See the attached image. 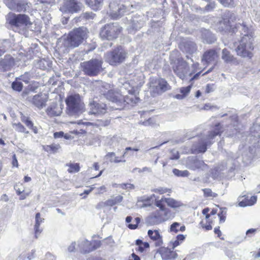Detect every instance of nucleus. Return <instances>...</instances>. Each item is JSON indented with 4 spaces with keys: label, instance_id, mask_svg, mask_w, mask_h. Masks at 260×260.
Here are the masks:
<instances>
[{
    "label": "nucleus",
    "instance_id": "f257e3e1",
    "mask_svg": "<svg viewBox=\"0 0 260 260\" xmlns=\"http://www.w3.org/2000/svg\"><path fill=\"white\" fill-rule=\"evenodd\" d=\"M221 132V126L218 123L212 129L201 135L198 142L193 145L192 150L194 153L205 152L207 147L215 142V138L217 136H220Z\"/></svg>",
    "mask_w": 260,
    "mask_h": 260
},
{
    "label": "nucleus",
    "instance_id": "f03ea898",
    "mask_svg": "<svg viewBox=\"0 0 260 260\" xmlns=\"http://www.w3.org/2000/svg\"><path fill=\"white\" fill-rule=\"evenodd\" d=\"M87 37V30L85 27H79L70 32L63 39L62 45L70 50L78 47Z\"/></svg>",
    "mask_w": 260,
    "mask_h": 260
},
{
    "label": "nucleus",
    "instance_id": "7ed1b4c3",
    "mask_svg": "<svg viewBox=\"0 0 260 260\" xmlns=\"http://www.w3.org/2000/svg\"><path fill=\"white\" fill-rule=\"evenodd\" d=\"M253 41V39L251 36L244 35L235 49L237 55L243 58L251 59L253 55L252 53L254 49Z\"/></svg>",
    "mask_w": 260,
    "mask_h": 260
},
{
    "label": "nucleus",
    "instance_id": "20e7f679",
    "mask_svg": "<svg viewBox=\"0 0 260 260\" xmlns=\"http://www.w3.org/2000/svg\"><path fill=\"white\" fill-rule=\"evenodd\" d=\"M109 3L110 14L113 19H117L124 13L130 11L133 5L123 4L122 0H106Z\"/></svg>",
    "mask_w": 260,
    "mask_h": 260
},
{
    "label": "nucleus",
    "instance_id": "39448f33",
    "mask_svg": "<svg viewBox=\"0 0 260 260\" xmlns=\"http://www.w3.org/2000/svg\"><path fill=\"white\" fill-rule=\"evenodd\" d=\"M103 61L99 59H91L80 63L82 71L86 75L93 77L97 76L102 71Z\"/></svg>",
    "mask_w": 260,
    "mask_h": 260
},
{
    "label": "nucleus",
    "instance_id": "423d86ee",
    "mask_svg": "<svg viewBox=\"0 0 260 260\" xmlns=\"http://www.w3.org/2000/svg\"><path fill=\"white\" fill-rule=\"evenodd\" d=\"M127 52L121 46H118L105 55V59L110 64L116 66L122 62L127 56Z\"/></svg>",
    "mask_w": 260,
    "mask_h": 260
},
{
    "label": "nucleus",
    "instance_id": "0eeeda50",
    "mask_svg": "<svg viewBox=\"0 0 260 260\" xmlns=\"http://www.w3.org/2000/svg\"><path fill=\"white\" fill-rule=\"evenodd\" d=\"M67 105L68 113L71 115L82 112L84 105L81 102L80 96L79 94L71 95L66 100Z\"/></svg>",
    "mask_w": 260,
    "mask_h": 260
},
{
    "label": "nucleus",
    "instance_id": "6e6552de",
    "mask_svg": "<svg viewBox=\"0 0 260 260\" xmlns=\"http://www.w3.org/2000/svg\"><path fill=\"white\" fill-rule=\"evenodd\" d=\"M121 29L117 23L107 24L101 30L100 35L103 39L112 40L118 37Z\"/></svg>",
    "mask_w": 260,
    "mask_h": 260
},
{
    "label": "nucleus",
    "instance_id": "1a4fd4ad",
    "mask_svg": "<svg viewBox=\"0 0 260 260\" xmlns=\"http://www.w3.org/2000/svg\"><path fill=\"white\" fill-rule=\"evenodd\" d=\"M5 3L10 9L16 12H26L31 7L27 0H5Z\"/></svg>",
    "mask_w": 260,
    "mask_h": 260
},
{
    "label": "nucleus",
    "instance_id": "9d476101",
    "mask_svg": "<svg viewBox=\"0 0 260 260\" xmlns=\"http://www.w3.org/2000/svg\"><path fill=\"white\" fill-rule=\"evenodd\" d=\"M82 7V4L76 0H63V4L60 7V10L64 13H74L80 11Z\"/></svg>",
    "mask_w": 260,
    "mask_h": 260
},
{
    "label": "nucleus",
    "instance_id": "9b49d317",
    "mask_svg": "<svg viewBox=\"0 0 260 260\" xmlns=\"http://www.w3.org/2000/svg\"><path fill=\"white\" fill-rule=\"evenodd\" d=\"M10 23L12 26L15 27L25 26L27 28L33 30L31 28L32 23L30 21L29 17L25 14H18L17 15H15L10 20Z\"/></svg>",
    "mask_w": 260,
    "mask_h": 260
},
{
    "label": "nucleus",
    "instance_id": "f8f14e48",
    "mask_svg": "<svg viewBox=\"0 0 260 260\" xmlns=\"http://www.w3.org/2000/svg\"><path fill=\"white\" fill-rule=\"evenodd\" d=\"M100 245V242L99 241L93 240L90 242L87 240H82L79 243V250L82 253H89L98 248Z\"/></svg>",
    "mask_w": 260,
    "mask_h": 260
},
{
    "label": "nucleus",
    "instance_id": "ddd939ff",
    "mask_svg": "<svg viewBox=\"0 0 260 260\" xmlns=\"http://www.w3.org/2000/svg\"><path fill=\"white\" fill-rule=\"evenodd\" d=\"M150 92L153 96L160 93L165 92L169 89V85L167 81L163 79H159L156 81V83L159 85V87H155L152 81L150 82Z\"/></svg>",
    "mask_w": 260,
    "mask_h": 260
},
{
    "label": "nucleus",
    "instance_id": "4468645a",
    "mask_svg": "<svg viewBox=\"0 0 260 260\" xmlns=\"http://www.w3.org/2000/svg\"><path fill=\"white\" fill-rule=\"evenodd\" d=\"M174 72L181 79L185 78L188 71L187 63L183 60H178L176 64L173 67Z\"/></svg>",
    "mask_w": 260,
    "mask_h": 260
},
{
    "label": "nucleus",
    "instance_id": "2eb2a0df",
    "mask_svg": "<svg viewBox=\"0 0 260 260\" xmlns=\"http://www.w3.org/2000/svg\"><path fill=\"white\" fill-rule=\"evenodd\" d=\"M89 105L90 108L89 113L90 114L94 115L102 114L105 113L106 112V105L104 103H98L93 101L90 103Z\"/></svg>",
    "mask_w": 260,
    "mask_h": 260
},
{
    "label": "nucleus",
    "instance_id": "dca6fc26",
    "mask_svg": "<svg viewBox=\"0 0 260 260\" xmlns=\"http://www.w3.org/2000/svg\"><path fill=\"white\" fill-rule=\"evenodd\" d=\"M179 47L182 51L188 54H192L197 50L196 43L190 40L183 42L180 44Z\"/></svg>",
    "mask_w": 260,
    "mask_h": 260
},
{
    "label": "nucleus",
    "instance_id": "f3484780",
    "mask_svg": "<svg viewBox=\"0 0 260 260\" xmlns=\"http://www.w3.org/2000/svg\"><path fill=\"white\" fill-rule=\"evenodd\" d=\"M218 58V55L215 50L210 49L206 51L203 55L202 61L204 64L214 62Z\"/></svg>",
    "mask_w": 260,
    "mask_h": 260
},
{
    "label": "nucleus",
    "instance_id": "a211bd4d",
    "mask_svg": "<svg viewBox=\"0 0 260 260\" xmlns=\"http://www.w3.org/2000/svg\"><path fill=\"white\" fill-rule=\"evenodd\" d=\"M106 98L109 101L115 103L118 106L122 107V102L123 101L122 96L118 92H115L113 90H110L105 94Z\"/></svg>",
    "mask_w": 260,
    "mask_h": 260
},
{
    "label": "nucleus",
    "instance_id": "6ab92c4d",
    "mask_svg": "<svg viewBox=\"0 0 260 260\" xmlns=\"http://www.w3.org/2000/svg\"><path fill=\"white\" fill-rule=\"evenodd\" d=\"M15 64L14 59L11 55H6L0 59V69L4 71L10 70Z\"/></svg>",
    "mask_w": 260,
    "mask_h": 260
},
{
    "label": "nucleus",
    "instance_id": "aec40b11",
    "mask_svg": "<svg viewBox=\"0 0 260 260\" xmlns=\"http://www.w3.org/2000/svg\"><path fill=\"white\" fill-rule=\"evenodd\" d=\"M158 210L153 213L147 218V223L150 225L158 224L161 222L166 221L167 218H164L160 216Z\"/></svg>",
    "mask_w": 260,
    "mask_h": 260
},
{
    "label": "nucleus",
    "instance_id": "412c9836",
    "mask_svg": "<svg viewBox=\"0 0 260 260\" xmlns=\"http://www.w3.org/2000/svg\"><path fill=\"white\" fill-rule=\"evenodd\" d=\"M158 252L161 255L162 260H172L178 256V254L173 251H170L167 248L161 247Z\"/></svg>",
    "mask_w": 260,
    "mask_h": 260
},
{
    "label": "nucleus",
    "instance_id": "4be33fe9",
    "mask_svg": "<svg viewBox=\"0 0 260 260\" xmlns=\"http://www.w3.org/2000/svg\"><path fill=\"white\" fill-rule=\"evenodd\" d=\"M29 100L37 107L42 108L45 106L47 98L45 96H43L42 94H36Z\"/></svg>",
    "mask_w": 260,
    "mask_h": 260
},
{
    "label": "nucleus",
    "instance_id": "5701e85b",
    "mask_svg": "<svg viewBox=\"0 0 260 260\" xmlns=\"http://www.w3.org/2000/svg\"><path fill=\"white\" fill-rule=\"evenodd\" d=\"M148 235L151 240L155 241V245L156 247H159L162 244V237L157 230H151L148 231Z\"/></svg>",
    "mask_w": 260,
    "mask_h": 260
},
{
    "label": "nucleus",
    "instance_id": "b1692460",
    "mask_svg": "<svg viewBox=\"0 0 260 260\" xmlns=\"http://www.w3.org/2000/svg\"><path fill=\"white\" fill-rule=\"evenodd\" d=\"M46 112L49 116H57L62 112L61 109L59 108L56 103H52L47 109Z\"/></svg>",
    "mask_w": 260,
    "mask_h": 260
},
{
    "label": "nucleus",
    "instance_id": "393cba45",
    "mask_svg": "<svg viewBox=\"0 0 260 260\" xmlns=\"http://www.w3.org/2000/svg\"><path fill=\"white\" fill-rule=\"evenodd\" d=\"M35 220L36 223L34 228L35 237L36 238H38V235H40L42 231V230L40 228V225L41 223L44 222V218L41 217V214L40 213H37L36 214Z\"/></svg>",
    "mask_w": 260,
    "mask_h": 260
},
{
    "label": "nucleus",
    "instance_id": "a878e982",
    "mask_svg": "<svg viewBox=\"0 0 260 260\" xmlns=\"http://www.w3.org/2000/svg\"><path fill=\"white\" fill-rule=\"evenodd\" d=\"M207 167V165L202 160L197 158H194L192 163L189 165V168L195 170L198 169H204Z\"/></svg>",
    "mask_w": 260,
    "mask_h": 260
},
{
    "label": "nucleus",
    "instance_id": "bb28decb",
    "mask_svg": "<svg viewBox=\"0 0 260 260\" xmlns=\"http://www.w3.org/2000/svg\"><path fill=\"white\" fill-rule=\"evenodd\" d=\"M123 101L122 102V106L125 105V103L127 104L134 106L139 102L140 99L133 94L128 96H122Z\"/></svg>",
    "mask_w": 260,
    "mask_h": 260
},
{
    "label": "nucleus",
    "instance_id": "cd10ccee",
    "mask_svg": "<svg viewBox=\"0 0 260 260\" xmlns=\"http://www.w3.org/2000/svg\"><path fill=\"white\" fill-rule=\"evenodd\" d=\"M257 200L256 196H252L250 199H248V197H245L244 200L240 201L239 203V205L240 207H246L248 206H252L254 205Z\"/></svg>",
    "mask_w": 260,
    "mask_h": 260
},
{
    "label": "nucleus",
    "instance_id": "c85d7f7f",
    "mask_svg": "<svg viewBox=\"0 0 260 260\" xmlns=\"http://www.w3.org/2000/svg\"><path fill=\"white\" fill-rule=\"evenodd\" d=\"M191 88V85H188L186 87H181L180 89L181 94H177L175 95V98L178 100L184 99L189 93Z\"/></svg>",
    "mask_w": 260,
    "mask_h": 260
},
{
    "label": "nucleus",
    "instance_id": "c756f323",
    "mask_svg": "<svg viewBox=\"0 0 260 260\" xmlns=\"http://www.w3.org/2000/svg\"><path fill=\"white\" fill-rule=\"evenodd\" d=\"M221 58L226 63L232 62L235 59L234 56L226 48L222 50Z\"/></svg>",
    "mask_w": 260,
    "mask_h": 260
},
{
    "label": "nucleus",
    "instance_id": "7c9ffc66",
    "mask_svg": "<svg viewBox=\"0 0 260 260\" xmlns=\"http://www.w3.org/2000/svg\"><path fill=\"white\" fill-rule=\"evenodd\" d=\"M165 202L167 204L168 206L172 208H177L182 206V204L173 198H164Z\"/></svg>",
    "mask_w": 260,
    "mask_h": 260
},
{
    "label": "nucleus",
    "instance_id": "2f4dec72",
    "mask_svg": "<svg viewBox=\"0 0 260 260\" xmlns=\"http://www.w3.org/2000/svg\"><path fill=\"white\" fill-rule=\"evenodd\" d=\"M85 1L90 7L96 10L102 5L103 0H85Z\"/></svg>",
    "mask_w": 260,
    "mask_h": 260
},
{
    "label": "nucleus",
    "instance_id": "473e14b6",
    "mask_svg": "<svg viewBox=\"0 0 260 260\" xmlns=\"http://www.w3.org/2000/svg\"><path fill=\"white\" fill-rule=\"evenodd\" d=\"M123 200L122 196L119 195L115 198L109 199L105 202V204L108 206H112L119 203H120Z\"/></svg>",
    "mask_w": 260,
    "mask_h": 260
},
{
    "label": "nucleus",
    "instance_id": "72a5a7b5",
    "mask_svg": "<svg viewBox=\"0 0 260 260\" xmlns=\"http://www.w3.org/2000/svg\"><path fill=\"white\" fill-rule=\"evenodd\" d=\"M203 38L205 42L208 44H212L216 40L214 36L212 35L209 31H207L203 36Z\"/></svg>",
    "mask_w": 260,
    "mask_h": 260
},
{
    "label": "nucleus",
    "instance_id": "f704fd0d",
    "mask_svg": "<svg viewBox=\"0 0 260 260\" xmlns=\"http://www.w3.org/2000/svg\"><path fill=\"white\" fill-rule=\"evenodd\" d=\"M12 88L13 90L17 91H21L23 87V85L21 81H20L18 78H16L15 81L12 83Z\"/></svg>",
    "mask_w": 260,
    "mask_h": 260
},
{
    "label": "nucleus",
    "instance_id": "c9c22d12",
    "mask_svg": "<svg viewBox=\"0 0 260 260\" xmlns=\"http://www.w3.org/2000/svg\"><path fill=\"white\" fill-rule=\"evenodd\" d=\"M60 148L59 144H52L50 145H47L45 150L47 152L55 153Z\"/></svg>",
    "mask_w": 260,
    "mask_h": 260
},
{
    "label": "nucleus",
    "instance_id": "e433bc0d",
    "mask_svg": "<svg viewBox=\"0 0 260 260\" xmlns=\"http://www.w3.org/2000/svg\"><path fill=\"white\" fill-rule=\"evenodd\" d=\"M13 127L16 131L19 133H23L25 134H28V131L26 130L24 126L20 122L13 124Z\"/></svg>",
    "mask_w": 260,
    "mask_h": 260
},
{
    "label": "nucleus",
    "instance_id": "4c0bfd02",
    "mask_svg": "<svg viewBox=\"0 0 260 260\" xmlns=\"http://www.w3.org/2000/svg\"><path fill=\"white\" fill-rule=\"evenodd\" d=\"M158 212L159 213V214L160 215V216L164 218H167L166 220H168L171 217V211L167 208H165L161 210H158Z\"/></svg>",
    "mask_w": 260,
    "mask_h": 260
},
{
    "label": "nucleus",
    "instance_id": "58836bf2",
    "mask_svg": "<svg viewBox=\"0 0 260 260\" xmlns=\"http://www.w3.org/2000/svg\"><path fill=\"white\" fill-rule=\"evenodd\" d=\"M173 172L177 176L179 177H187L189 175V172L187 170L180 171L177 169H174Z\"/></svg>",
    "mask_w": 260,
    "mask_h": 260
},
{
    "label": "nucleus",
    "instance_id": "ea45409f",
    "mask_svg": "<svg viewBox=\"0 0 260 260\" xmlns=\"http://www.w3.org/2000/svg\"><path fill=\"white\" fill-rule=\"evenodd\" d=\"M69 169H68V172L69 173H75L78 172L80 170L79 165L77 163L76 164H71L69 165Z\"/></svg>",
    "mask_w": 260,
    "mask_h": 260
},
{
    "label": "nucleus",
    "instance_id": "a19ab883",
    "mask_svg": "<svg viewBox=\"0 0 260 260\" xmlns=\"http://www.w3.org/2000/svg\"><path fill=\"white\" fill-rule=\"evenodd\" d=\"M152 191L155 193H158L160 194H164L167 192H170L171 189L166 187H159L158 188H154Z\"/></svg>",
    "mask_w": 260,
    "mask_h": 260
},
{
    "label": "nucleus",
    "instance_id": "79ce46f5",
    "mask_svg": "<svg viewBox=\"0 0 260 260\" xmlns=\"http://www.w3.org/2000/svg\"><path fill=\"white\" fill-rule=\"evenodd\" d=\"M10 47V42L7 40H4L0 43V50L4 49L5 52Z\"/></svg>",
    "mask_w": 260,
    "mask_h": 260
},
{
    "label": "nucleus",
    "instance_id": "37998d69",
    "mask_svg": "<svg viewBox=\"0 0 260 260\" xmlns=\"http://www.w3.org/2000/svg\"><path fill=\"white\" fill-rule=\"evenodd\" d=\"M204 196L206 197H216L217 194L212 191L209 188H205L203 189Z\"/></svg>",
    "mask_w": 260,
    "mask_h": 260
},
{
    "label": "nucleus",
    "instance_id": "c03bdc74",
    "mask_svg": "<svg viewBox=\"0 0 260 260\" xmlns=\"http://www.w3.org/2000/svg\"><path fill=\"white\" fill-rule=\"evenodd\" d=\"M140 222V218L139 217H136L133 221L134 223H129L127 225L129 229L132 230L136 229L138 227V225Z\"/></svg>",
    "mask_w": 260,
    "mask_h": 260
},
{
    "label": "nucleus",
    "instance_id": "a18cd8bd",
    "mask_svg": "<svg viewBox=\"0 0 260 260\" xmlns=\"http://www.w3.org/2000/svg\"><path fill=\"white\" fill-rule=\"evenodd\" d=\"M239 135H240V131H238L236 128H234V129H231V131L228 133L227 137H233L235 136L236 137L239 138Z\"/></svg>",
    "mask_w": 260,
    "mask_h": 260
},
{
    "label": "nucleus",
    "instance_id": "49530a36",
    "mask_svg": "<svg viewBox=\"0 0 260 260\" xmlns=\"http://www.w3.org/2000/svg\"><path fill=\"white\" fill-rule=\"evenodd\" d=\"M18 79L22 81L25 83H28L30 80V75L28 73H25L24 75L20 76Z\"/></svg>",
    "mask_w": 260,
    "mask_h": 260
},
{
    "label": "nucleus",
    "instance_id": "de8ad7c7",
    "mask_svg": "<svg viewBox=\"0 0 260 260\" xmlns=\"http://www.w3.org/2000/svg\"><path fill=\"white\" fill-rule=\"evenodd\" d=\"M135 170H138V172L139 173H141L142 172H147L148 173H151L152 172V169L150 168L145 167L142 169H140L138 168H135L132 170V172L135 173Z\"/></svg>",
    "mask_w": 260,
    "mask_h": 260
},
{
    "label": "nucleus",
    "instance_id": "09e8293b",
    "mask_svg": "<svg viewBox=\"0 0 260 260\" xmlns=\"http://www.w3.org/2000/svg\"><path fill=\"white\" fill-rule=\"evenodd\" d=\"M21 120L28 128H30L33 127L34 124L32 122L28 117H23Z\"/></svg>",
    "mask_w": 260,
    "mask_h": 260
},
{
    "label": "nucleus",
    "instance_id": "8fccbe9b",
    "mask_svg": "<svg viewBox=\"0 0 260 260\" xmlns=\"http://www.w3.org/2000/svg\"><path fill=\"white\" fill-rule=\"evenodd\" d=\"M163 202H165L164 198H162L160 200H155V204L157 207L159 208V210H161L166 208L163 205Z\"/></svg>",
    "mask_w": 260,
    "mask_h": 260
},
{
    "label": "nucleus",
    "instance_id": "3c124183",
    "mask_svg": "<svg viewBox=\"0 0 260 260\" xmlns=\"http://www.w3.org/2000/svg\"><path fill=\"white\" fill-rule=\"evenodd\" d=\"M180 224L178 222H174L170 227V230L171 232H174L177 233L179 231Z\"/></svg>",
    "mask_w": 260,
    "mask_h": 260
},
{
    "label": "nucleus",
    "instance_id": "603ef678",
    "mask_svg": "<svg viewBox=\"0 0 260 260\" xmlns=\"http://www.w3.org/2000/svg\"><path fill=\"white\" fill-rule=\"evenodd\" d=\"M171 156H170L171 159H175L177 160L179 158V154L178 151H176L175 150H172L171 151Z\"/></svg>",
    "mask_w": 260,
    "mask_h": 260
},
{
    "label": "nucleus",
    "instance_id": "864d4df0",
    "mask_svg": "<svg viewBox=\"0 0 260 260\" xmlns=\"http://www.w3.org/2000/svg\"><path fill=\"white\" fill-rule=\"evenodd\" d=\"M95 16V14L92 12H86L83 13L82 15V17L85 18L86 19H93Z\"/></svg>",
    "mask_w": 260,
    "mask_h": 260
},
{
    "label": "nucleus",
    "instance_id": "5fc2aeb1",
    "mask_svg": "<svg viewBox=\"0 0 260 260\" xmlns=\"http://www.w3.org/2000/svg\"><path fill=\"white\" fill-rule=\"evenodd\" d=\"M143 242L141 240L138 239L136 241V244L139 246L137 250L140 252H143L144 251V248H142V245L143 244Z\"/></svg>",
    "mask_w": 260,
    "mask_h": 260
},
{
    "label": "nucleus",
    "instance_id": "6e6d98bb",
    "mask_svg": "<svg viewBox=\"0 0 260 260\" xmlns=\"http://www.w3.org/2000/svg\"><path fill=\"white\" fill-rule=\"evenodd\" d=\"M225 7H229L233 5V0H218Z\"/></svg>",
    "mask_w": 260,
    "mask_h": 260
},
{
    "label": "nucleus",
    "instance_id": "4d7b16f0",
    "mask_svg": "<svg viewBox=\"0 0 260 260\" xmlns=\"http://www.w3.org/2000/svg\"><path fill=\"white\" fill-rule=\"evenodd\" d=\"M215 8V4L214 3H212L210 2L208 4H207L205 9L207 11H211L212 9H213Z\"/></svg>",
    "mask_w": 260,
    "mask_h": 260
},
{
    "label": "nucleus",
    "instance_id": "13d9d810",
    "mask_svg": "<svg viewBox=\"0 0 260 260\" xmlns=\"http://www.w3.org/2000/svg\"><path fill=\"white\" fill-rule=\"evenodd\" d=\"M121 187L123 189H134L135 187L134 185L131 183L122 184L121 185Z\"/></svg>",
    "mask_w": 260,
    "mask_h": 260
},
{
    "label": "nucleus",
    "instance_id": "bf43d9fd",
    "mask_svg": "<svg viewBox=\"0 0 260 260\" xmlns=\"http://www.w3.org/2000/svg\"><path fill=\"white\" fill-rule=\"evenodd\" d=\"M129 150L138 151L139 150V149H138L137 148H132L131 147H126L125 149V151L124 152L123 154H122V157H124L127 154V151H129Z\"/></svg>",
    "mask_w": 260,
    "mask_h": 260
},
{
    "label": "nucleus",
    "instance_id": "052dcab7",
    "mask_svg": "<svg viewBox=\"0 0 260 260\" xmlns=\"http://www.w3.org/2000/svg\"><path fill=\"white\" fill-rule=\"evenodd\" d=\"M242 30L245 32L246 34L245 35H248L249 36L251 37L252 38V34H250L249 32H248V27L244 24V23H243L242 25Z\"/></svg>",
    "mask_w": 260,
    "mask_h": 260
},
{
    "label": "nucleus",
    "instance_id": "680f3d73",
    "mask_svg": "<svg viewBox=\"0 0 260 260\" xmlns=\"http://www.w3.org/2000/svg\"><path fill=\"white\" fill-rule=\"evenodd\" d=\"M214 85L207 84L206 87V92L209 93L214 91Z\"/></svg>",
    "mask_w": 260,
    "mask_h": 260
},
{
    "label": "nucleus",
    "instance_id": "e2e57ef3",
    "mask_svg": "<svg viewBox=\"0 0 260 260\" xmlns=\"http://www.w3.org/2000/svg\"><path fill=\"white\" fill-rule=\"evenodd\" d=\"M135 22L136 20H133V27L134 29L137 30L141 27V26L143 25V23H142V22L141 21L139 23V24H137L135 23Z\"/></svg>",
    "mask_w": 260,
    "mask_h": 260
},
{
    "label": "nucleus",
    "instance_id": "0e129e2a",
    "mask_svg": "<svg viewBox=\"0 0 260 260\" xmlns=\"http://www.w3.org/2000/svg\"><path fill=\"white\" fill-rule=\"evenodd\" d=\"M110 162H114V163H118L120 162H125V160L119 159L118 157H116L115 155L114 159H110Z\"/></svg>",
    "mask_w": 260,
    "mask_h": 260
},
{
    "label": "nucleus",
    "instance_id": "69168bd1",
    "mask_svg": "<svg viewBox=\"0 0 260 260\" xmlns=\"http://www.w3.org/2000/svg\"><path fill=\"white\" fill-rule=\"evenodd\" d=\"M13 160H12V165L13 167H18V162L16 158V156L15 154L13 155Z\"/></svg>",
    "mask_w": 260,
    "mask_h": 260
},
{
    "label": "nucleus",
    "instance_id": "338daca9",
    "mask_svg": "<svg viewBox=\"0 0 260 260\" xmlns=\"http://www.w3.org/2000/svg\"><path fill=\"white\" fill-rule=\"evenodd\" d=\"M115 155V153L114 152H109L105 156L107 159H108L110 161V159H114Z\"/></svg>",
    "mask_w": 260,
    "mask_h": 260
},
{
    "label": "nucleus",
    "instance_id": "774afa93",
    "mask_svg": "<svg viewBox=\"0 0 260 260\" xmlns=\"http://www.w3.org/2000/svg\"><path fill=\"white\" fill-rule=\"evenodd\" d=\"M64 133L62 132H55L54 133L55 138H60L63 137Z\"/></svg>",
    "mask_w": 260,
    "mask_h": 260
}]
</instances>
